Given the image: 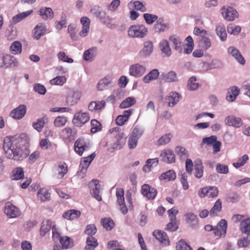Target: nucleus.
I'll return each mask as SVG.
<instances>
[{"label":"nucleus","mask_w":250,"mask_h":250,"mask_svg":"<svg viewBox=\"0 0 250 250\" xmlns=\"http://www.w3.org/2000/svg\"><path fill=\"white\" fill-rule=\"evenodd\" d=\"M162 160L167 163H173L175 161V156L173 151L170 149H164L160 154Z\"/></svg>","instance_id":"obj_19"},{"label":"nucleus","mask_w":250,"mask_h":250,"mask_svg":"<svg viewBox=\"0 0 250 250\" xmlns=\"http://www.w3.org/2000/svg\"><path fill=\"white\" fill-rule=\"evenodd\" d=\"M32 12L33 10H30L16 15V16L13 17L12 22L15 24L20 22L23 19L28 17L29 15H30Z\"/></svg>","instance_id":"obj_48"},{"label":"nucleus","mask_w":250,"mask_h":250,"mask_svg":"<svg viewBox=\"0 0 250 250\" xmlns=\"http://www.w3.org/2000/svg\"><path fill=\"white\" fill-rule=\"evenodd\" d=\"M82 97V93L78 90H69L67 94L66 102L68 105H74L77 104Z\"/></svg>","instance_id":"obj_8"},{"label":"nucleus","mask_w":250,"mask_h":250,"mask_svg":"<svg viewBox=\"0 0 250 250\" xmlns=\"http://www.w3.org/2000/svg\"><path fill=\"white\" fill-rule=\"evenodd\" d=\"M98 246L97 240L93 236H88L86 239V245L84 247V250H94Z\"/></svg>","instance_id":"obj_38"},{"label":"nucleus","mask_w":250,"mask_h":250,"mask_svg":"<svg viewBox=\"0 0 250 250\" xmlns=\"http://www.w3.org/2000/svg\"><path fill=\"white\" fill-rule=\"evenodd\" d=\"M113 131L115 132L116 134L115 136V142L112 144V148L114 149H120L125 145L127 136L119 127L113 128Z\"/></svg>","instance_id":"obj_3"},{"label":"nucleus","mask_w":250,"mask_h":250,"mask_svg":"<svg viewBox=\"0 0 250 250\" xmlns=\"http://www.w3.org/2000/svg\"><path fill=\"white\" fill-rule=\"evenodd\" d=\"M90 119L88 113L86 112H78L75 114L72 120L73 124L76 126L81 127Z\"/></svg>","instance_id":"obj_7"},{"label":"nucleus","mask_w":250,"mask_h":250,"mask_svg":"<svg viewBox=\"0 0 250 250\" xmlns=\"http://www.w3.org/2000/svg\"><path fill=\"white\" fill-rule=\"evenodd\" d=\"M159 47L162 53L165 56L169 57L171 55V50L169 42L167 40H161L159 43Z\"/></svg>","instance_id":"obj_31"},{"label":"nucleus","mask_w":250,"mask_h":250,"mask_svg":"<svg viewBox=\"0 0 250 250\" xmlns=\"http://www.w3.org/2000/svg\"><path fill=\"white\" fill-rule=\"evenodd\" d=\"M10 52L15 55L19 54L21 52V44L18 41L14 42L10 47Z\"/></svg>","instance_id":"obj_52"},{"label":"nucleus","mask_w":250,"mask_h":250,"mask_svg":"<svg viewBox=\"0 0 250 250\" xmlns=\"http://www.w3.org/2000/svg\"><path fill=\"white\" fill-rule=\"evenodd\" d=\"M67 24V16L66 14L62 13L61 15L60 21L55 22L56 28L60 30L62 28L66 27Z\"/></svg>","instance_id":"obj_51"},{"label":"nucleus","mask_w":250,"mask_h":250,"mask_svg":"<svg viewBox=\"0 0 250 250\" xmlns=\"http://www.w3.org/2000/svg\"><path fill=\"white\" fill-rule=\"evenodd\" d=\"M180 97V95L177 92H170L166 97V101L169 106L172 107L178 103Z\"/></svg>","instance_id":"obj_29"},{"label":"nucleus","mask_w":250,"mask_h":250,"mask_svg":"<svg viewBox=\"0 0 250 250\" xmlns=\"http://www.w3.org/2000/svg\"><path fill=\"white\" fill-rule=\"evenodd\" d=\"M221 11L223 17L228 21H233L239 16L237 11L232 7L223 6Z\"/></svg>","instance_id":"obj_5"},{"label":"nucleus","mask_w":250,"mask_h":250,"mask_svg":"<svg viewBox=\"0 0 250 250\" xmlns=\"http://www.w3.org/2000/svg\"><path fill=\"white\" fill-rule=\"evenodd\" d=\"M176 177L175 172L173 170H169L166 172L162 173L160 177V179L161 180L172 181L175 180Z\"/></svg>","instance_id":"obj_53"},{"label":"nucleus","mask_w":250,"mask_h":250,"mask_svg":"<svg viewBox=\"0 0 250 250\" xmlns=\"http://www.w3.org/2000/svg\"><path fill=\"white\" fill-rule=\"evenodd\" d=\"M160 75L159 71L157 69H153L143 78V82L145 83H148L151 81L156 80Z\"/></svg>","instance_id":"obj_32"},{"label":"nucleus","mask_w":250,"mask_h":250,"mask_svg":"<svg viewBox=\"0 0 250 250\" xmlns=\"http://www.w3.org/2000/svg\"><path fill=\"white\" fill-rule=\"evenodd\" d=\"M161 77L167 83H174L178 81L177 73L174 71H170L167 73H162Z\"/></svg>","instance_id":"obj_34"},{"label":"nucleus","mask_w":250,"mask_h":250,"mask_svg":"<svg viewBox=\"0 0 250 250\" xmlns=\"http://www.w3.org/2000/svg\"><path fill=\"white\" fill-rule=\"evenodd\" d=\"M199 45L203 50L206 51L208 49L211 45V40L208 35H205L201 38L199 41Z\"/></svg>","instance_id":"obj_37"},{"label":"nucleus","mask_w":250,"mask_h":250,"mask_svg":"<svg viewBox=\"0 0 250 250\" xmlns=\"http://www.w3.org/2000/svg\"><path fill=\"white\" fill-rule=\"evenodd\" d=\"M87 158H82L80 164V169L77 172V176L79 178H83L86 173L87 169L90 163L87 160Z\"/></svg>","instance_id":"obj_25"},{"label":"nucleus","mask_w":250,"mask_h":250,"mask_svg":"<svg viewBox=\"0 0 250 250\" xmlns=\"http://www.w3.org/2000/svg\"><path fill=\"white\" fill-rule=\"evenodd\" d=\"M90 13L95 17L100 19L103 15H105L104 12L103 11L101 6L96 5L90 10Z\"/></svg>","instance_id":"obj_55"},{"label":"nucleus","mask_w":250,"mask_h":250,"mask_svg":"<svg viewBox=\"0 0 250 250\" xmlns=\"http://www.w3.org/2000/svg\"><path fill=\"white\" fill-rule=\"evenodd\" d=\"M52 227V222L50 220H44L42 223L40 229V234L42 236H44L48 232Z\"/></svg>","instance_id":"obj_49"},{"label":"nucleus","mask_w":250,"mask_h":250,"mask_svg":"<svg viewBox=\"0 0 250 250\" xmlns=\"http://www.w3.org/2000/svg\"><path fill=\"white\" fill-rule=\"evenodd\" d=\"M146 69V67L144 65L137 62L129 66L128 74L130 76L139 78L145 73Z\"/></svg>","instance_id":"obj_4"},{"label":"nucleus","mask_w":250,"mask_h":250,"mask_svg":"<svg viewBox=\"0 0 250 250\" xmlns=\"http://www.w3.org/2000/svg\"><path fill=\"white\" fill-rule=\"evenodd\" d=\"M136 103V100L134 97H129L124 100L120 105L121 108H126L134 105Z\"/></svg>","instance_id":"obj_56"},{"label":"nucleus","mask_w":250,"mask_h":250,"mask_svg":"<svg viewBox=\"0 0 250 250\" xmlns=\"http://www.w3.org/2000/svg\"><path fill=\"white\" fill-rule=\"evenodd\" d=\"M45 31V25L42 23H38L34 29V38L37 40H39L44 35Z\"/></svg>","instance_id":"obj_30"},{"label":"nucleus","mask_w":250,"mask_h":250,"mask_svg":"<svg viewBox=\"0 0 250 250\" xmlns=\"http://www.w3.org/2000/svg\"><path fill=\"white\" fill-rule=\"evenodd\" d=\"M225 123L228 126L238 128L242 125L243 121L240 118L236 117L234 115H229L225 118Z\"/></svg>","instance_id":"obj_15"},{"label":"nucleus","mask_w":250,"mask_h":250,"mask_svg":"<svg viewBox=\"0 0 250 250\" xmlns=\"http://www.w3.org/2000/svg\"><path fill=\"white\" fill-rule=\"evenodd\" d=\"M88 147L83 138L78 139L74 144L75 151L80 156L82 155L83 151L87 149Z\"/></svg>","instance_id":"obj_24"},{"label":"nucleus","mask_w":250,"mask_h":250,"mask_svg":"<svg viewBox=\"0 0 250 250\" xmlns=\"http://www.w3.org/2000/svg\"><path fill=\"white\" fill-rule=\"evenodd\" d=\"M227 30L229 33L233 35H236L240 32L241 28L239 25H236L233 23H230L228 25Z\"/></svg>","instance_id":"obj_60"},{"label":"nucleus","mask_w":250,"mask_h":250,"mask_svg":"<svg viewBox=\"0 0 250 250\" xmlns=\"http://www.w3.org/2000/svg\"><path fill=\"white\" fill-rule=\"evenodd\" d=\"M169 28V24L165 22L163 19H158L153 26L155 33H161L165 31Z\"/></svg>","instance_id":"obj_27"},{"label":"nucleus","mask_w":250,"mask_h":250,"mask_svg":"<svg viewBox=\"0 0 250 250\" xmlns=\"http://www.w3.org/2000/svg\"><path fill=\"white\" fill-rule=\"evenodd\" d=\"M127 7L129 9L135 8L137 10H140L142 12H145L146 8L144 4L140 1H130L127 4Z\"/></svg>","instance_id":"obj_43"},{"label":"nucleus","mask_w":250,"mask_h":250,"mask_svg":"<svg viewBox=\"0 0 250 250\" xmlns=\"http://www.w3.org/2000/svg\"><path fill=\"white\" fill-rule=\"evenodd\" d=\"M82 25V29L79 33V35L82 37H86L90 31V20L87 17H83L80 20Z\"/></svg>","instance_id":"obj_22"},{"label":"nucleus","mask_w":250,"mask_h":250,"mask_svg":"<svg viewBox=\"0 0 250 250\" xmlns=\"http://www.w3.org/2000/svg\"><path fill=\"white\" fill-rule=\"evenodd\" d=\"M172 137V135L170 133L163 135L157 141V144L158 145H165L170 142Z\"/></svg>","instance_id":"obj_62"},{"label":"nucleus","mask_w":250,"mask_h":250,"mask_svg":"<svg viewBox=\"0 0 250 250\" xmlns=\"http://www.w3.org/2000/svg\"><path fill=\"white\" fill-rule=\"evenodd\" d=\"M159 159L157 158L154 159H149L147 160L146 164L143 167V170L145 172H149L151 170V167L153 166H156L158 165Z\"/></svg>","instance_id":"obj_45"},{"label":"nucleus","mask_w":250,"mask_h":250,"mask_svg":"<svg viewBox=\"0 0 250 250\" xmlns=\"http://www.w3.org/2000/svg\"><path fill=\"white\" fill-rule=\"evenodd\" d=\"M26 112V106L24 104H20L17 108L13 109L10 113L9 116L16 120L22 118Z\"/></svg>","instance_id":"obj_13"},{"label":"nucleus","mask_w":250,"mask_h":250,"mask_svg":"<svg viewBox=\"0 0 250 250\" xmlns=\"http://www.w3.org/2000/svg\"><path fill=\"white\" fill-rule=\"evenodd\" d=\"M169 41L171 43L174 49L179 53H183V47L184 44L183 40L177 35H172L169 38Z\"/></svg>","instance_id":"obj_17"},{"label":"nucleus","mask_w":250,"mask_h":250,"mask_svg":"<svg viewBox=\"0 0 250 250\" xmlns=\"http://www.w3.org/2000/svg\"><path fill=\"white\" fill-rule=\"evenodd\" d=\"M76 132L75 128L66 127L62 130L61 136L63 140L70 142L74 139Z\"/></svg>","instance_id":"obj_18"},{"label":"nucleus","mask_w":250,"mask_h":250,"mask_svg":"<svg viewBox=\"0 0 250 250\" xmlns=\"http://www.w3.org/2000/svg\"><path fill=\"white\" fill-rule=\"evenodd\" d=\"M142 194L148 199H153L155 198L157 191L156 189L149 186L148 184H144L141 188Z\"/></svg>","instance_id":"obj_16"},{"label":"nucleus","mask_w":250,"mask_h":250,"mask_svg":"<svg viewBox=\"0 0 250 250\" xmlns=\"http://www.w3.org/2000/svg\"><path fill=\"white\" fill-rule=\"evenodd\" d=\"M240 93L239 88L236 86L229 87L227 92L226 100L230 102H233Z\"/></svg>","instance_id":"obj_28"},{"label":"nucleus","mask_w":250,"mask_h":250,"mask_svg":"<svg viewBox=\"0 0 250 250\" xmlns=\"http://www.w3.org/2000/svg\"><path fill=\"white\" fill-rule=\"evenodd\" d=\"M66 81V78L64 76H57L50 81L51 85H63Z\"/></svg>","instance_id":"obj_59"},{"label":"nucleus","mask_w":250,"mask_h":250,"mask_svg":"<svg viewBox=\"0 0 250 250\" xmlns=\"http://www.w3.org/2000/svg\"><path fill=\"white\" fill-rule=\"evenodd\" d=\"M147 33V28L143 24L132 25L129 27L127 31L128 37L132 38H143Z\"/></svg>","instance_id":"obj_2"},{"label":"nucleus","mask_w":250,"mask_h":250,"mask_svg":"<svg viewBox=\"0 0 250 250\" xmlns=\"http://www.w3.org/2000/svg\"><path fill=\"white\" fill-rule=\"evenodd\" d=\"M101 223L104 228L107 230H110L114 226L113 221L110 218H104L101 220Z\"/></svg>","instance_id":"obj_58"},{"label":"nucleus","mask_w":250,"mask_h":250,"mask_svg":"<svg viewBox=\"0 0 250 250\" xmlns=\"http://www.w3.org/2000/svg\"><path fill=\"white\" fill-rule=\"evenodd\" d=\"M250 244V237L247 236L238 240L237 245L239 247L246 248Z\"/></svg>","instance_id":"obj_63"},{"label":"nucleus","mask_w":250,"mask_h":250,"mask_svg":"<svg viewBox=\"0 0 250 250\" xmlns=\"http://www.w3.org/2000/svg\"><path fill=\"white\" fill-rule=\"evenodd\" d=\"M116 195L117 196V203L119 206L120 210L124 214L127 213L128 209L125 203L124 190L122 188L116 189Z\"/></svg>","instance_id":"obj_11"},{"label":"nucleus","mask_w":250,"mask_h":250,"mask_svg":"<svg viewBox=\"0 0 250 250\" xmlns=\"http://www.w3.org/2000/svg\"><path fill=\"white\" fill-rule=\"evenodd\" d=\"M240 229L242 233L250 235V218L242 221L240 223Z\"/></svg>","instance_id":"obj_42"},{"label":"nucleus","mask_w":250,"mask_h":250,"mask_svg":"<svg viewBox=\"0 0 250 250\" xmlns=\"http://www.w3.org/2000/svg\"><path fill=\"white\" fill-rule=\"evenodd\" d=\"M4 213L10 218H16L21 215L20 209L10 202L6 203Z\"/></svg>","instance_id":"obj_12"},{"label":"nucleus","mask_w":250,"mask_h":250,"mask_svg":"<svg viewBox=\"0 0 250 250\" xmlns=\"http://www.w3.org/2000/svg\"><path fill=\"white\" fill-rule=\"evenodd\" d=\"M222 209V203L220 199H218L215 203L213 207L209 211V215L211 217H214L217 215Z\"/></svg>","instance_id":"obj_44"},{"label":"nucleus","mask_w":250,"mask_h":250,"mask_svg":"<svg viewBox=\"0 0 250 250\" xmlns=\"http://www.w3.org/2000/svg\"><path fill=\"white\" fill-rule=\"evenodd\" d=\"M229 55L233 57L238 62L241 64H244L245 60L241 54L239 50L234 46H230L228 49Z\"/></svg>","instance_id":"obj_23"},{"label":"nucleus","mask_w":250,"mask_h":250,"mask_svg":"<svg viewBox=\"0 0 250 250\" xmlns=\"http://www.w3.org/2000/svg\"><path fill=\"white\" fill-rule=\"evenodd\" d=\"M21 139L16 137H6L3 142V148L8 159L21 161L29 155L27 149L22 148Z\"/></svg>","instance_id":"obj_1"},{"label":"nucleus","mask_w":250,"mask_h":250,"mask_svg":"<svg viewBox=\"0 0 250 250\" xmlns=\"http://www.w3.org/2000/svg\"><path fill=\"white\" fill-rule=\"evenodd\" d=\"M216 32L222 41L227 39V32L225 25L223 23H219L216 27Z\"/></svg>","instance_id":"obj_39"},{"label":"nucleus","mask_w":250,"mask_h":250,"mask_svg":"<svg viewBox=\"0 0 250 250\" xmlns=\"http://www.w3.org/2000/svg\"><path fill=\"white\" fill-rule=\"evenodd\" d=\"M39 15L44 20L52 19L54 17V12L49 7H42L39 11Z\"/></svg>","instance_id":"obj_35"},{"label":"nucleus","mask_w":250,"mask_h":250,"mask_svg":"<svg viewBox=\"0 0 250 250\" xmlns=\"http://www.w3.org/2000/svg\"><path fill=\"white\" fill-rule=\"evenodd\" d=\"M114 84L113 79L110 76H106L99 81L97 88L99 91H104L107 89Z\"/></svg>","instance_id":"obj_14"},{"label":"nucleus","mask_w":250,"mask_h":250,"mask_svg":"<svg viewBox=\"0 0 250 250\" xmlns=\"http://www.w3.org/2000/svg\"><path fill=\"white\" fill-rule=\"evenodd\" d=\"M176 249L177 250H192L190 246L182 240L177 243Z\"/></svg>","instance_id":"obj_64"},{"label":"nucleus","mask_w":250,"mask_h":250,"mask_svg":"<svg viewBox=\"0 0 250 250\" xmlns=\"http://www.w3.org/2000/svg\"><path fill=\"white\" fill-rule=\"evenodd\" d=\"M196 81V78L195 76H192L189 79L187 84V88L189 90L194 91L198 89L199 84Z\"/></svg>","instance_id":"obj_57"},{"label":"nucleus","mask_w":250,"mask_h":250,"mask_svg":"<svg viewBox=\"0 0 250 250\" xmlns=\"http://www.w3.org/2000/svg\"><path fill=\"white\" fill-rule=\"evenodd\" d=\"M105 106V103L104 101H92L89 103L88 108L92 112H97L104 109Z\"/></svg>","instance_id":"obj_33"},{"label":"nucleus","mask_w":250,"mask_h":250,"mask_svg":"<svg viewBox=\"0 0 250 250\" xmlns=\"http://www.w3.org/2000/svg\"><path fill=\"white\" fill-rule=\"evenodd\" d=\"M81 212L79 210L71 209L65 211L63 214V217L68 220H74L80 217Z\"/></svg>","instance_id":"obj_40"},{"label":"nucleus","mask_w":250,"mask_h":250,"mask_svg":"<svg viewBox=\"0 0 250 250\" xmlns=\"http://www.w3.org/2000/svg\"><path fill=\"white\" fill-rule=\"evenodd\" d=\"M195 176L197 178H201L203 174V166L201 160L198 159L195 161Z\"/></svg>","instance_id":"obj_41"},{"label":"nucleus","mask_w":250,"mask_h":250,"mask_svg":"<svg viewBox=\"0 0 250 250\" xmlns=\"http://www.w3.org/2000/svg\"><path fill=\"white\" fill-rule=\"evenodd\" d=\"M24 177V171L21 167L14 168L12 171V179L14 180H19Z\"/></svg>","instance_id":"obj_50"},{"label":"nucleus","mask_w":250,"mask_h":250,"mask_svg":"<svg viewBox=\"0 0 250 250\" xmlns=\"http://www.w3.org/2000/svg\"><path fill=\"white\" fill-rule=\"evenodd\" d=\"M188 175V174L184 171H180L178 174L183 188L185 190L188 189L189 188L188 183L187 180Z\"/></svg>","instance_id":"obj_46"},{"label":"nucleus","mask_w":250,"mask_h":250,"mask_svg":"<svg viewBox=\"0 0 250 250\" xmlns=\"http://www.w3.org/2000/svg\"><path fill=\"white\" fill-rule=\"evenodd\" d=\"M154 51L153 43L151 41H146L143 42V47L139 52L142 58H147L151 55Z\"/></svg>","instance_id":"obj_9"},{"label":"nucleus","mask_w":250,"mask_h":250,"mask_svg":"<svg viewBox=\"0 0 250 250\" xmlns=\"http://www.w3.org/2000/svg\"><path fill=\"white\" fill-rule=\"evenodd\" d=\"M90 187L91 188V193L94 198L98 201L102 200L101 197V191L102 190V186L100 183V181L94 179L90 183Z\"/></svg>","instance_id":"obj_6"},{"label":"nucleus","mask_w":250,"mask_h":250,"mask_svg":"<svg viewBox=\"0 0 250 250\" xmlns=\"http://www.w3.org/2000/svg\"><path fill=\"white\" fill-rule=\"evenodd\" d=\"M121 4L120 0H113L107 6L108 11L114 12L117 10Z\"/></svg>","instance_id":"obj_61"},{"label":"nucleus","mask_w":250,"mask_h":250,"mask_svg":"<svg viewBox=\"0 0 250 250\" xmlns=\"http://www.w3.org/2000/svg\"><path fill=\"white\" fill-rule=\"evenodd\" d=\"M144 132V129L140 125H136L132 129V131L130 134V136L139 139L142 136Z\"/></svg>","instance_id":"obj_54"},{"label":"nucleus","mask_w":250,"mask_h":250,"mask_svg":"<svg viewBox=\"0 0 250 250\" xmlns=\"http://www.w3.org/2000/svg\"><path fill=\"white\" fill-rule=\"evenodd\" d=\"M227 229V222L225 219H222L217 224V226L214 228L213 232L217 238L221 236H225Z\"/></svg>","instance_id":"obj_10"},{"label":"nucleus","mask_w":250,"mask_h":250,"mask_svg":"<svg viewBox=\"0 0 250 250\" xmlns=\"http://www.w3.org/2000/svg\"><path fill=\"white\" fill-rule=\"evenodd\" d=\"M38 198L42 202L49 200L50 194L48 190L45 188H42L38 192Z\"/></svg>","instance_id":"obj_47"},{"label":"nucleus","mask_w":250,"mask_h":250,"mask_svg":"<svg viewBox=\"0 0 250 250\" xmlns=\"http://www.w3.org/2000/svg\"><path fill=\"white\" fill-rule=\"evenodd\" d=\"M19 65L18 60L14 56L5 54L4 67H16Z\"/></svg>","instance_id":"obj_36"},{"label":"nucleus","mask_w":250,"mask_h":250,"mask_svg":"<svg viewBox=\"0 0 250 250\" xmlns=\"http://www.w3.org/2000/svg\"><path fill=\"white\" fill-rule=\"evenodd\" d=\"M153 235L157 239L161 244L166 246L169 244V238L165 232L160 230H156L153 231Z\"/></svg>","instance_id":"obj_20"},{"label":"nucleus","mask_w":250,"mask_h":250,"mask_svg":"<svg viewBox=\"0 0 250 250\" xmlns=\"http://www.w3.org/2000/svg\"><path fill=\"white\" fill-rule=\"evenodd\" d=\"M56 172V177L58 179H62L67 172V166L64 162H59L54 168Z\"/></svg>","instance_id":"obj_21"},{"label":"nucleus","mask_w":250,"mask_h":250,"mask_svg":"<svg viewBox=\"0 0 250 250\" xmlns=\"http://www.w3.org/2000/svg\"><path fill=\"white\" fill-rule=\"evenodd\" d=\"M98 49L96 47H92L85 50L83 54V59L87 62H92L97 54Z\"/></svg>","instance_id":"obj_26"}]
</instances>
